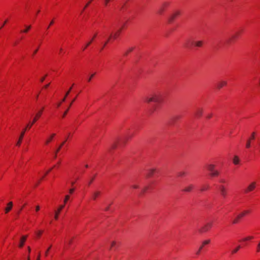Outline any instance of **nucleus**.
<instances>
[{"instance_id":"nucleus-1","label":"nucleus","mask_w":260,"mask_h":260,"mask_svg":"<svg viewBox=\"0 0 260 260\" xmlns=\"http://www.w3.org/2000/svg\"><path fill=\"white\" fill-rule=\"evenodd\" d=\"M43 110H44V108H43L40 111H39L38 112V113L36 114L32 121L31 122H30L28 124H27L26 127L23 129V131L21 133L19 140L16 144L17 146H19L20 145L21 141L23 138V136L24 135V134H25L26 129L27 128L28 129L30 128L32 126V125L37 122V121L39 119V118L41 116V115L42 114V112L43 111Z\"/></svg>"},{"instance_id":"nucleus-2","label":"nucleus","mask_w":260,"mask_h":260,"mask_svg":"<svg viewBox=\"0 0 260 260\" xmlns=\"http://www.w3.org/2000/svg\"><path fill=\"white\" fill-rule=\"evenodd\" d=\"M145 101L147 103L151 102L159 103L161 101V96L158 93H153L146 96L145 98Z\"/></svg>"},{"instance_id":"nucleus-3","label":"nucleus","mask_w":260,"mask_h":260,"mask_svg":"<svg viewBox=\"0 0 260 260\" xmlns=\"http://www.w3.org/2000/svg\"><path fill=\"white\" fill-rule=\"evenodd\" d=\"M207 170L210 172V175L211 177H216L219 175V172L215 169V166L213 164H208L207 165Z\"/></svg>"},{"instance_id":"nucleus-4","label":"nucleus","mask_w":260,"mask_h":260,"mask_svg":"<svg viewBox=\"0 0 260 260\" xmlns=\"http://www.w3.org/2000/svg\"><path fill=\"white\" fill-rule=\"evenodd\" d=\"M121 30H122V28H120L117 29L115 32H112L110 34V35L108 38V41H110L111 39L116 40L120 35V34L121 32Z\"/></svg>"},{"instance_id":"nucleus-5","label":"nucleus","mask_w":260,"mask_h":260,"mask_svg":"<svg viewBox=\"0 0 260 260\" xmlns=\"http://www.w3.org/2000/svg\"><path fill=\"white\" fill-rule=\"evenodd\" d=\"M212 226V222H209L206 223L201 229L199 230L200 233H205L208 231Z\"/></svg>"},{"instance_id":"nucleus-6","label":"nucleus","mask_w":260,"mask_h":260,"mask_svg":"<svg viewBox=\"0 0 260 260\" xmlns=\"http://www.w3.org/2000/svg\"><path fill=\"white\" fill-rule=\"evenodd\" d=\"M256 185L257 184L255 181H253L251 182L245 189V192L246 193H248L252 191L256 188Z\"/></svg>"},{"instance_id":"nucleus-7","label":"nucleus","mask_w":260,"mask_h":260,"mask_svg":"<svg viewBox=\"0 0 260 260\" xmlns=\"http://www.w3.org/2000/svg\"><path fill=\"white\" fill-rule=\"evenodd\" d=\"M248 211H244L243 212H241L239 214H238L236 218H235L233 221V224L237 223L239 220L242 218L243 216H244L246 214L248 213Z\"/></svg>"},{"instance_id":"nucleus-8","label":"nucleus","mask_w":260,"mask_h":260,"mask_svg":"<svg viewBox=\"0 0 260 260\" xmlns=\"http://www.w3.org/2000/svg\"><path fill=\"white\" fill-rule=\"evenodd\" d=\"M169 5V3L168 2H164L160 6L158 10V14L161 15L165 10V8L168 7Z\"/></svg>"},{"instance_id":"nucleus-9","label":"nucleus","mask_w":260,"mask_h":260,"mask_svg":"<svg viewBox=\"0 0 260 260\" xmlns=\"http://www.w3.org/2000/svg\"><path fill=\"white\" fill-rule=\"evenodd\" d=\"M180 14V12L179 11H176L174 12L172 14L170 15V16L169 18V22H172L174 19L177 16H179Z\"/></svg>"},{"instance_id":"nucleus-10","label":"nucleus","mask_w":260,"mask_h":260,"mask_svg":"<svg viewBox=\"0 0 260 260\" xmlns=\"http://www.w3.org/2000/svg\"><path fill=\"white\" fill-rule=\"evenodd\" d=\"M64 205H60L57 210L55 211L54 218L57 220L58 218L59 214H60L62 209L64 208Z\"/></svg>"},{"instance_id":"nucleus-11","label":"nucleus","mask_w":260,"mask_h":260,"mask_svg":"<svg viewBox=\"0 0 260 260\" xmlns=\"http://www.w3.org/2000/svg\"><path fill=\"white\" fill-rule=\"evenodd\" d=\"M255 139V133L253 132L251 134V138L249 139L246 142V147L249 148L251 146V141Z\"/></svg>"},{"instance_id":"nucleus-12","label":"nucleus","mask_w":260,"mask_h":260,"mask_svg":"<svg viewBox=\"0 0 260 260\" xmlns=\"http://www.w3.org/2000/svg\"><path fill=\"white\" fill-rule=\"evenodd\" d=\"M101 194V192L99 190L94 191L92 193L91 198L93 200L95 201L99 196Z\"/></svg>"},{"instance_id":"nucleus-13","label":"nucleus","mask_w":260,"mask_h":260,"mask_svg":"<svg viewBox=\"0 0 260 260\" xmlns=\"http://www.w3.org/2000/svg\"><path fill=\"white\" fill-rule=\"evenodd\" d=\"M193 185L192 184H189L184 187V188L182 190L184 192H190L193 188Z\"/></svg>"},{"instance_id":"nucleus-14","label":"nucleus","mask_w":260,"mask_h":260,"mask_svg":"<svg viewBox=\"0 0 260 260\" xmlns=\"http://www.w3.org/2000/svg\"><path fill=\"white\" fill-rule=\"evenodd\" d=\"M67 140V138L63 142H62L61 143V144L59 146L58 148L56 149V150L55 152V154H54V158H55L57 157V153L59 151V150L61 148L62 146L65 144Z\"/></svg>"},{"instance_id":"nucleus-15","label":"nucleus","mask_w":260,"mask_h":260,"mask_svg":"<svg viewBox=\"0 0 260 260\" xmlns=\"http://www.w3.org/2000/svg\"><path fill=\"white\" fill-rule=\"evenodd\" d=\"M221 194L224 198L226 195V190L223 186H220L219 187Z\"/></svg>"},{"instance_id":"nucleus-16","label":"nucleus","mask_w":260,"mask_h":260,"mask_svg":"<svg viewBox=\"0 0 260 260\" xmlns=\"http://www.w3.org/2000/svg\"><path fill=\"white\" fill-rule=\"evenodd\" d=\"M227 84V82L225 81H221L219 82L217 84V87L218 89H220L224 86H225Z\"/></svg>"},{"instance_id":"nucleus-17","label":"nucleus","mask_w":260,"mask_h":260,"mask_svg":"<svg viewBox=\"0 0 260 260\" xmlns=\"http://www.w3.org/2000/svg\"><path fill=\"white\" fill-rule=\"evenodd\" d=\"M12 207H13V203H12V202H10L8 204L7 207L5 209L6 213H8L12 209Z\"/></svg>"},{"instance_id":"nucleus-18","label":"nucleus","mask_w":260,"mask_h":260,"mask_svg":"<svg viewBox=\"0 0 260 260\" xmlns=\"http://www.w3.org/2000/svg\"><path fill=\"white\" fill-rule=\"evenodd\" d=\"M192 43L197 47H201L203 44V41H198L193 42H192Z\"/></svg>"},{"instance_id":"nucleus-19","label":"nucleus","mask_w":260,"mask_h":260,"mask_svg":"<svg viewBox=\"0 0 260 260\" xmlns=\"http://www.w3.org/2000/svg\"><path fill=\"white\" fill-rule=\"evenodd\" d=\"M55 136V134H52L50 137L46 140L45 144L46 145L48 144L53 139L54 137Z\"/></svg>"},{"instance_id":"nucleus-20","label":"nucleus","mask_w":260,"mask_h":260,"mask_svg":"<svg viewBox=\"0 0 260 260\" xmlns=\"http://www.w3.org/2000/svg\"><path fill=\"white\" fill-rule=\"evenodd\" d=\"M26 237H27L26 236H24L22 237V238H21L20 242L19 244L20 247H22L23 246L24 242L26 239Z\"/></svg>"},{"instance_id":"nucleus-21","label":"nucleus","mask_w":260,"mask_h":260,"mask_svg":"<svg viewBox=\"0 0 260 260\" xmlns=\"http://www.w3.org/2000/svg\"><path fill=\"white\" fill-rule=\"evenodd\" d=\"M240 161V159L239 157L237 155H235L233 159V162L235 165H238Z\"/></svg>"},{"instance_id":"nucleus-22","label":"nucleus","mask_w":260,"mask_h":260,"mask_svg":"<svg viewBox=\"0 0 260 260\" xmlns=\"http://www.w3.org/2000/svg\"><path fill=\"white\" fill-rule=\"evenodd\" d=\"M202 113H203V110L202 109H198L196 112V115L197 116H199V117H200L201 116V115H202Z\"/></svg>"},{"instance_id":"nucleus-23","label":"nucleus","mask_w":260,"mask_h":260,"mask_svg":"<svg viewBox=\"0 0 260 260\" xmlns=\"http://www.w3.org/2000/svg\"><path fill=\"white\" fill-rule=\"evenodd\" d=\"M209 188V185H207V184L204 185L201 187V191H203L207 190Z\"/></svg>"},{"instance_id":"nucleus-24","label":"nucleus","mask_w":260,"mask_h":260,"mask_svg":"<svg viewBox=\"0 0 260 260\" xmlns=\"http://www.w3.org/2000/svg\"><path fill=\"white\" fill-rule=\"evenodd\" d=\"M71 89H72V87H70V89H69V90L66 92V93L65 94V96H64V98L62 100V102H64L65 101L67 96L69 94Z\"/></svg>"},{"instance_id":"nucleus-25","label":"nucleus","mask_w":260,"mask_h":260,"mask_svg":"<svg viewBox=\"0 0 260 260\" xmlns=\"http://www.w3.org/2000/svg\"><path fill=\"white\" fill-rule=\"evenodd\" d=\"M155 170L154 169H151L149 170L147 175L148 176H151L153 175V173L155 172Z\"/></svg>"},{"instance_id":"nucleus-26","label":"nucleus","mask_w":260,"mask_h":260,"mask_svg":"<svg viewBox=\"0 0 260 260\" xmlns=\"http://www.w3.org/2000/svg\"><path fill=\"white\" fill-rule=\"evenodd\" d=\"M178 175L179 176L183 177L186 175V173L184 171H180L178 172Z\"/></svg>"},{"instance_id":"nucleus-27","label":"nucleus","mask_w":260,"mask_h":260,"mask_svg":"<svg viewBox=\"0 0 260 260\" xmlns=\"http://www.w3.org/2000/svg\"><path fill=\"white\" fill-rule=\"evenodd\" d=\"M240 248V246H238L237 248L232 251V254L236 253Z\"/></svg>"},{"instance_id":"nucleus-28","label":"nucleus","mask_w":260,"mask_h":260,"mask_svg":"<svg viewBox=\"0 0 260 260\" xmlns=\"http://www.w3.org/2000/svg\"><path fill=\"white\" fill-rule=\"evenodd\" d=\"M95 37V35H94V37H93V38L90 41H89V42L88 43H87V44L86 45L85 47L84 48V50L88 46L90 45V44L91 43L92 41H93V40L94 39Z\"/></svg>"},{"instance_id":"nucleus-29","label":"nucleus","mask_w":260,"mask_h":260,"mask_svg":"<svg viewBox=\"0 0 260 260\" xmlns=\"http://www.w3.org/2000/svg\"><path fill=\"white\" fill-rule=\"evenodd\" d=\"M30 28H31L30 25L26 26V28L24 30H22L21 32H27L30 29Z\"/></svg>"},{"instance_id":"nucleus-30","label":"nucleus","mask_w":260,"mask_h":260,"mask_svg":"<svg viewBox=\"0 0 260 260\" xmlns=\"http://www.w3.org/2000/svg\"><path fill=\"white\" fill-rule=\"evenodd\" d=\"M70 199V196L69 195H67L65 196V198H64V204L65 205V204H66V203L68 202V201Z\"/></svg>"},{"instance_id":"nucleus-31","label":"nucleus","mask_w":260,"mask_h":260,"mask_svg":"<svg viewBox=\"0 0 260 260\" xmlns=\"http://www.w3.org/2000/svg\"><path fill=\"white\" fill-rule=\"evenodd\" d=\"M253 237H252V236H249V237H246V238H245L243 239L242 240V241H247V240H251V239H253Z\"/></svg>"},{"instance_id":"nucleus-32","label":"nucleus","mask_w":260,"mask_h":260,"mask_svg":"<svg viewBox=\"0 0 260 260\" xmlns=\"http://www.w3.org/2000/svg\"><path fill=\"white\" fill-rule=\"evenodd\" d=\"M133 49H134V48H133V47L129 48V49H128V50L125 52V53H124V55H127V54H128L129 52H130L132 51L133 50Z\"/></svg>"},{"instance_id":"nucleus-33","label":"nucleus","mask_w":260,"mask_h":260,"mask_svg":"<svg viewBox=\"0 0 260 260\" xmlns=\"http://www.w3.org/2000/svg\"><path fill=\"white\" fill-rule=\"evenodd\" d=\"M210 242V240H205L203 242L202 245L204 246V245L209 244Z\"/></svg>"},{"instance_id":"nucleus-34","label":"nucleus","mask_w":260,"mask_h":260,"mask_svg":"<svg viewBox=\"0 0 260 260\" xmlns=\"http://www.w3.org/2000/svg\"><path fill=\"white\" fill-rule=\"evenodd\" d=\"M260 251V241L258 243L256 247V252H258Z\"/></svg>"},{"instance_id":"nucleus-35","label":"nucleus","mask_w":260,"mask_h":260,"mask_svg":"<svg viewBox=\"0 0 260 260\" xmlns=\"http://www.w3.org/2000/svg\"><path fill=\"white\" fill-rule=\"evenodd\" d=\"M148 189V187L146 186L145 187H144L142 189V191H141V193H144L146 190L147 189Z\"/></svg>"},{"instance_id":"nucleus-36","label":"nucleus","mask_w":260,"mask_h":260,"mask_svg":"<svg viewBox=\"0 0 260 260\" xmlns=\"http://www.w3.org/2000/svg\"><path fill=\"white\" fill-rule=\"evenodd\" d=\"M51 245H50V246H49V248L47 249V250L46 251V252H45V254L46 256H47L48 255V252H49V251L50 249L51 248Z\"/></svg>"},{"instance_id":"nucleus-37","label":"nucleus","mask_w":260,"mask_h":260,"mask_svg":"<svg viewBox=\"0 0 260 260\" xmlns=\"http://www.w3.org/2000/svg\"><path fill=\"white\" fill-rule=\"evenodd\" d=\"M92 1V0H90V1L88 2V3H87V4L85 5V6L84 7V9H83V10H84L86 9V8H87V7H88V6L89 5V4L91 2V1Z\"/></svg>"},{"instance_id":"nucleus-38","label":"nucleus","mask_w":260,"mask_h":260,"mask_svg":"<svg viewBox=\"0 0 260 260\" xmlns=\"http://www.w3.org/2000/svg\"><path fill=\"white\" fill-rule=\"evenodd\" d=\"M203 247V245H202V246L200 247V248H199V250H198V251H197V254H200V252H201V250L202 249Z\"/></svg>"},{"instance_id":"nucleus-39","label":"nucleus","mask_w":260,"mask_h":260,"mask_svg":"<svg viewBox=\"0 0 260 260\" xmlns=\"http://www.w3.org/2000/svg\"><path fill=\"white\" fill-rule=\"evenodd\" d=\"M42 233V231H39L37 232V235L38 237H40Z\"/></svg>"},{"instance_id":"nucleus-40","label":"nucleus","mask_w":260,"mask_h":260,"mask_svg":"<svg viewBox=\"0 0 260 260\" xmlns=\"http://www.w3.org/2000/svg\"><path fill=\"white\" fill-rule=\"evenodd\" d=\"M110 1L111 0H105V2H104L105 5L106 6H107Z\"/></svg>"},{"instance_id":"nucleus-41","label":"nucleus","mask_w":260,"mask_h":260,"mask_svg":"<svg viewBox=\"0 0 260 260\" xmlns=\"http://www.w3.org/2000/svg\"><path fill=\"white\" fill-rule=\"evenodd\" d=\"M69 110V108H68L67 109V110L64 112V113H63V115H62V117H64L66 115V114H67V113H68V112Z\"/></svg>"},{"instance_id":"nucleus-42","label":"nucleus","mask_w":260,"mask_h":260,"mask_svg":"<svg viewBox=\"0 0 260 260\" xmlns=\"http://www.w3.org/2000/svg\"><path fill=\"white\" fill-rule=\"evenodd\" d=\"M116 245V243L114 241H113L111 243V248H112L113 247H114Z\"/></svg>"},{"instance_id":"nucleus-43","label":"nucleus","mask_w":260,"mask_h":260,"mask_svg":"<svg viewBox=\"0 0 260 260\" xmlns=\"http://www.w3.org/2000/svg\"><path fill=\"white\" fill-rule=\"evenodd\" d=\"M94 74H92L90 76V77L89 78V79H88V82H90V81H91V80L92 78L94 76Z\"/></svg>"},{"instance_id":"nucleus-44","label":"nucleus","mask_w":260,"mask_h":260,"mask_svg":"<svg viewBox=\"0 0 260 260\" xmlns=\"http://www.w3.org/2000/svg\"><path fill=\"white\" fill-rule=\"evenodd\" d=\"M74 191V188H71V189H70L69 190V193H70V194H72V193H73Z\"/></svg>"},{"instance_id":"nucleus-45","label":"nucleus","mask_w":260,"mask_h":260,"mask_svg":"<svg viewBox=\"0 0 260 260\" xmlns=\"http://www.w3.org/2000/svg\"><path fill=\"white\" fill-rule=\"evenodd\" d=\"M53 23H54V21H53V20H52V21L50 22V24H49V26L47 27V29H48V28H49V27H50L51 25H52V24H53Z\"/></svg>"},{"instance_id":"nucleus-46","label":"nucleus","mask_w":260,"mask_h":260,"mask_svg":"<svg viewBox=\"0 0 260 260\" xmlns=\"http://www.w3.org/2000/svg\"><path fill=\"white\" fill-rule=\"evenodd\" d=\"M132 187L133 188H138L139 187V186L137 184H135V185H133Z\"/></svg>"},{"instance_id":"nucleus-47","label":"nucleus","mask_w":260,"mask_h":260,"mask_svg":"<svg viewBox=\"0 0 260 260\" xmlns=\"http://www.w3.org/2000/svg\"><path fill=\"white\" fill-rule=\"evenodd\" d=\"M46 76H47V75H46L45 76H44V77H42V78L41 79L40 81H41V82H43L45 80V78H46Z\"/></svg>"},{"instance_id":"nucleus-48","label":"nucleus","mask_w":260,"mask_h":260,"mask_svg":"<svg viewBox=\"0 0 260 260\" xmlns=\"http://www.w3.org/2000/svg\"><path fill=\"white\" fill-rule=\"evenodd\" d=\"M76 100V98L73 100V101H72V102L70 103L69 106V108H70V107L72 106V104L73 103V102L75 101Z\"/></svg>"},{"instance_id":"nucleus-49","label":"nucleus","mask_w":260,"mask_h":260,"mask_svg":"<svg viewBox=\"0 0 260 260\" xmlns=\"http://www.w3.org/2000/svg\"><path fill=\"white\" fill-rule=\"evenodd\" d=\"M109 41H108V40L106 41V42H105L104 44V46L102 48V49L105 47V46H106V45L108 43Z\"/></svg>"},{"instance_id":"nucleus-50","label":"nucleus","mask_w":260,"mask_h":260,"mask_svg":"<svg viewBox=\"0 0 260 260\" xmlns=\"http://www.w3.org/2000/svg\"><path fill=\"white\" fill-rule=\"evenodd\" d=\"M40 209V206H37L36 207V211H39Z\"/></svg>"},{"instance_id":"nucleus-51","label":"nucleus","mask_w":260,"mask_h":260,"mask_svg":"<svg viewBox=\"0 0 260 260\" xmlns=\"http://www.w3.org/2000/svg\"><path fill=\"white\" fill-rule=\"evenodd\" d=\"M6 23H7V21H5L4 22V23L2 24V25L1 26V27H0V29H1V28H3V27H4V26L5 25V24H6Z\"/></svg>"},{"instance_id":"nucleus-52","label":"nucleus","mask_w":260,"mask_h":260,"mask_svg":"<svg viewBox=\"0 0 260 260\" xmlns=\"http://www.w3.org/2000/svg\"><path fill=\"white\" fill-rule=\"evenodd\" d=\"M51 170H52V168H51V169H49L48 171H47V172H46V173H45V174L44 176H45V175H46L48 173H49L50 172V171H51Z\"/></svg>"},{"instance_id":"nucleus-53","label":"nucleus","mask_w":260,"mask_h":260,"mask_svg":"<svg viewBox=\"0 0 260 260\" xmlns=\"http://www.w3.org/2000/svg\"><path fill=\"white\" fill-rule=\"evenodd\" d=\"M49 86V84H48L45 85L44 86V87L45 88H48V86Z\"/></svg>"},{"instance_id":"nucleus-54","label":"nucleus","mask_w":260,"mask_h":260,"mask_svg":"<svg viewBox=\"0 0 260 260\" xmlns=\"http://www.w3.org/2000/svg\"><path fill=\"white\" fill-rule=\"evenodd\" d=\"M38 50V48L34 51L33 55H35L37 52Z\"/></svg>"},{"instance_id":"nucleus-55","label":"nucleus","mask_w":260,"mask_h":260,"mask_svg":"<svg viewBox=\"0 0 260 260\" xmlns=\"http://www.w3.org/2000/svg\"><path fill=\"white\" fill-rule=\"evenodd\" d=\"M93 179H94V178H92L91 179V180H90V181H89V185H90V184L92 183V181L93 180Z\"/></svg>"},{"instance_id":"nucleus-56","label":"nucleus","mask_w":260,"mask_h":260,"mask_svg":"<svg viewBox=\"0 0 260 260\" xmlns=\"http://www.w3.org/2000/svg\"><path fill=\"white\" fill-rule=\"evenodd\" d=\"M185 47H186V48H190V46H189V45H188L187 43H186L185 45Z\"/></svg>"},{"instance_id":"nucleus-57","label":"nucleus","mask_w":260,"mask_h":260,"mask_svg":"<svg viewBox=\"0 0 260 260\" xmlns=\"http://www.w3.org/2000/svg\"><path fill=\"white\" fill-rule=\"evenodd\" d=\"M40 254L39 253L37 260H40Z\"/></svg>"},{"instance_id":"nucleus-58","label":"nucleus","mask_w":260,"mask_h":260,"mask_svg":"<svg viewBox=\"0 0 260 260\" xmlns=\"http://www.w3.org/2000/svg\"><path fill=\"white\" fill-rule=\"evenodd\" d=\"M109 206H108V207H107L106 208L105 210H106V211H108V210H109Z\"/></svg>"},{"instance_id":"nucleus-59","label":"nucleus","mask_w":260,"mask_h":260,"mask_svg":"<svg viewBox=\"0 0 260 260\" xmlns=\"http://www.w3.org/2000/svg\"><path fill=\"white\" fill-rule=\"evenodd\" d=\"M69 244H70L72 242V240H70L69 241L67 242Z\"/></svg>"},{"instance_id":"nucleus-60","label":"nucleus","mask_w":260,"mask_h":260,"mask_svg":"<svg viewBox=\"0 0 260 260\" xmlns=\"http://www.w3.org/2000/svg\"><path fill=\"white\" fill-rule=\"evenodd\" d=\"M60 105H61V103H58V104H57V107H59L60 106Z\"/></svg>"},{"instance_id":"nucleus-61","label":"nucleus","mask_w":260,"mask_h":260,"mask_svg":"<svg viewBox=\"0 0 260 260\" xmlns=\"http://www.w3.org/2000/svg\"><path fill=\"white\" fill-rule=\"evenodd\" d=\"M28 252H30V248L29 247H28Z\"/></svg>"},{"instance_id":"nucleus-62","label":"nucleus","mask_w":260,"mask_h":260,"mask_svg":"<svg viewBox=\"0 0 260 260\" xmlns=\"http://www.w3.org/2000/svg\"><path fill=\"white\" fill-rule=\"evenodd\" d=\"M22 208H23V207H21V208H20V210L19 211V212H18V214L20 213V211H21V210L22 209Z\"/></svg>"},{"instance_id":"nucleus-63","label":"nucleus","mask_w":260,"mask_h":260,"mask_svg":"<svg viewBox=\"0 0 260 260\" xmlns=\"http://www.w3.org/2000/svg\"><path fill=\"white\" fill-rule=\"evenodd\" d=\"M62 48H60V50H59V51L60 52H62Z\"/></svg>"},{"instance_id":"nucleus-64","label":"nucleus","mask_w":260,"mask_h":260,"mask_svg":"<svg viewBox=\"0 0 260 260\" xmlns=\"http://www.w3.org/2000/svg\"><path fill=\"white\" fill-rule=\"evenodd\" d=\"M27 260H30V257H29V256L28 255V257H27Z\"/></svg>"}]
</instances>
